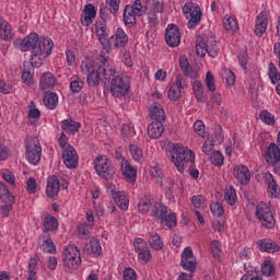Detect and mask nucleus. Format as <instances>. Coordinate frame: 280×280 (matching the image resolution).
<instances>
[{
    "mask_svg": "<svg viewBox=\"0 0 280 280\" xmlns=\"http://www.w3.org/2000/svg\"><path fill=\"white\" fill-rule=\"evenodd\" d=\"M22 80L23 83L27 86H32L34 84V66L33 65H26L24 62L23 69H22Z\"/></svg>",
    "mask_w": 280,
    "mask_h": 280,
    "instance_id": "nucleus-32",
    "label": "nucleus"
},
{
    "mask_svg": "<svg viewBox=\"0 0 280 280\" xmlns=\"http://www.w3.org/2000/svg\"><path fill=\"white\" fill-rule=\"evenodd\" d=\"M13 45L18 47L20 51H31L33 59L39 56L47 58V56H51L54 49V40L49 37H40L36 32L28 34L23 39H15Z\"/></svg>",
    "mask_w": 280,
    "mask_h": 280,
    "instance_id": "nucleus-1",
    "label": "nucleus"
},
{
    "mask_svg": "<svg viewBox=\"0 0 280 280\" xmlns=\"http://www.w3.org/2000/svg\"><path fill=\"white\" fill-rule=\"evenodd\" d=\"M268 77L271 80V84H277L280 82V72L272 62L269 63Z\"/></svg>",
    "mask_w": 280,
    "mask_h": 280,
    "instance_id": "nucleus-44",
    "label": "nucleus"
},
{
    "mask_svg": "<svg viewBox=\"0 0 280 280\" xmlns=\"http://www.w3.org/2000/svg\"><path fill=\"white\" fill-rule=\"evenodd\" d=\"M104 65H106V62H103L102 65L98 66V71H101V75H104V79H102V84L104 86V89H106L107 83L108 82L110 84L113 78H117V70L113 69V68H104Z\"/></svg>",
    "mask_w": 280,
    "mask_h": 280,
    "instance_id": "nucleus-27",
    "label": "nucleus"
},
{
    "mask_svg": "<svg viewBox=\"0 0 280 280\" xmlns=\"http://www.w3.org/2000/svg\"><path fill=\"white\" fill-rule=\"evenodd\" d=\"M190 19L188 20V28L195 30V27H198L200 25V21H202V10H200V7H194L192 12L188 15Z\"/></svg>",
    "mask_w": 280,
    "mask_h": 280,
    "instance_id": "nucleus-31",
    "label": "nucleus"
},
{
    "mask_svg": "<svg viewBox=\"0 0 280 280\" xmlns=\"http://www.w3.org/2000/svg\"><path fill=\"white\" fill-rule=\"evenodd\" d=\"M194 130L199 137H205V122H202V120H197L194 124Z\"/></svg>",
    "mask_w": 280,
    "mask_h": 280,
    "instance_id": "nucleus-63",
    "label": "nucleus"
},
{
    "mask_svg": "<svg viewBox=\"0 0 280 280\" xmlns=\"http://www.w3.org/2000/svg\"><path fill=\"white\" fill-rule=\"evenodd\" d=\"M147 132L150 139H161L163 132H165V127H163L161 121H152L149 124Z\"/></svg>",
    "mask_w": 280,
    "mask_h": 280,
    "instance_id": "nucleus-26",
    "label": "nucleus"
},
{
    "mask_svg": "<svg viewBox=\"0 0 280 280\" xmlns=\"http://www.w3.org/2000/svg\"><path fill=\"white\" fill-rule=\"evenodd\" d=\"M233 176L241 185L250 183V171L246 165H236L233 170Z\"/></svg>",
    "mask_w": 280,
    "mask_h": 280,
    "instance_id": "nucleus-17",
    "label": "nucleus"
},
{
    "mask_svg": "<svg viewBox=\"0 0 280 280\" xmlns=\"http://www.w3.org/2000/svg\"><path fill=\"white\" fill-rule=\"evenodd\" d=\"M81 70L86 73V82L89 86H100L101 71L100 67L95 70V63L93 61H85L81 63Z\"/></svg>",
    "mask_w": 280,
    "mask_h": 280,
    "instance_id": "nucleus-11",
    "label": "nucleus"
},
{
    "mask_svg": "<svg viewBox=\"0 0 280 280\" xmlns=\"http://www.w3.org/2000/svg\"><path fill=\"white\" fill-rule=\"evenodd\" d=\"M82 128V124L75 121L73 118H68L61 121V129L68 135H75Z\"/></svg>",
    "mask_w": 280,
    "mask_h": 280,
    "instance_id": "nucleus-29",
    "label": "nucleus"
},
{
    "mask_svg": "<svg viewBox=\"0 0 280 280\" xmlns=\"http://www.w3.org/2000/svg\"><path fill=\"white\" fill-rule=\"evenodd\" d=\"M165 40L168 47H178L180 45V28L176 24H168L165 30Z\"/></svg>",
    "mask_w": 280,
    "mask_h": 280,
    "instance_id": "nucleus-13",
    "label": "nucleus"
},
{
    "mask_svg": "<svg viewBox=\"0 0 280 280\" xmlns=\"http://www.w3.org/2000/svg\"><path fill=\"white\" fill-rule=\"evenodd\" d=\"M38 259H39L38 255H35L30 259L28 270H27L28 275H32V272L33 275H36V270H38Z\"/></svg>",
    "mask_w": 280,
    "mask_h": 280,
    "instance_id": "nucleus-59",
    "label": "nucleus"
},
{
    "mask_svg": "<svg viewBox=\"0 0 280 280\" xmlns=\"http://www.w3.org/2000/svg\"><path fill=\"white\" fill-rule=\"evenodd\" d=\"M192 90H194L196 100L198 102H201V104H205L207 100L205 98V85H202V81L196 80L192 84Z\"/></svg>",
    "mask_w": 280,
    "mask_h": 280,
    "instance_id": "nucleus-40",
    "label": "nucleus"
},
{
    "mask_svg": "<svg viewBox=\"0 0 280 280\" xmlns=\"http://www.w3.org/2000/svg\"><path fill=\"white\" fill-rule=\"evenodd\" d=\"M97 16V9L93 4H86L81 14V23L84 27H89L93 23V20Z\"/></svg>",
    "mask_w": 280,
    "mask_h": 280,
    "instance_id": "nucleus-20",
    "label": "nucleus"
},
{
    "mask_svg": "<svg viewBox=\"0 0 280 280\" xmlns=\"http://www.w3.org/2000/svg\"><path fill=\"white\" fill-rule=\"evenodd\" d=\"M266 30H268V15L266 12H260L256 18V25H255V34L256 36H264L266 34Z\"/></svg>",
    "mask_w": 280,
    "mask_h": 280,
    "instance_id": "nucleus-22",
    "label": "nucleus"
},
{
    "mask_svg": "<svg viewBox=\"0 0 280 280\" xmlns=\"http://www.w3.org/2000/svg\"><path fill=\"white\" fill-rule=\"evenodd\" d=\"M257 248L260 253H279L280 246L277 242L272 241V238H262L256 242Z\"/></svg>",
    "mask_w": 280,
    "mask_h": 280,
    "instance_id": "nucleus-19",
    "label": "nucleus"
},
{
    "mask_svg": "<svg viewBox=\"0 0 280 280\" xmlns=\"http://www.w3.org/2000/svg\"><path fill=\"white\" fill-rule=\"evenodd\" d=\"M124 280H137V272L135 269L128 267L124 270Z\"/></svg>",
    "mask_w": 280,
    "mask_h": 280,
    "instance_id": "nucleus-62",
    "label": "nucleus"
},
{
    "mask_svg": "<svg viewBox=\"0 0 280 280\" xmlns=\"http://www.w3.org/2000/svg\"><path fill=\"white\" fill-rule=\"evenodd\" d=\"M171 161L174 163L175 167L183 174L187 163L194 165L196 161V155L191 152L190 149L183 147V144L175 143L172 148Z\"/></svg>",
    "mask_w": 280,
    "mask_h": 280,
    "instance_id": "nucleus-2",
    "label": "nucleus"
},
{
    "mask_svg": "<svg viewBox=\"0 0 280 280\" xmlns=\"http://www.w3.org/2000/svg\"><path fill=\"white\" fill-rule=\"evenodd\" d=\"M152 207V201H150V199H148L147 197L144 198H141L139 200V203H138V210L144 214V213H148V211H150Z\"/></svg>",
    "mask_w": 280,
    "mask_h": 280,
    "instance_id": "nucleus-49",
    "label": "nucleus"
},
{
    "mask_svg": "<svg viewBox=\"0 0 280 280\" xmlns=\"http://www.w3.org/2000/svg\"><path fill=\"white\" fill-rule=\"evenodd\" d=\"M133 248L141 261H145L148 264V261L152 259V254H150V247H148V243L144 242L143 238H136L133 242Z\"/></svg>",
    "mask_w": 280,
    "mask_h": 280,
    "instance_id": "nucleus-15",
    "label": "nucleus"
},
{
    "mask_svg": "<svg viewBox=\"0 0 280 280\" xmlns=\"http://www.w3.org/2000/svg\"><path fill=\"white\" fill-rule=\"evenodd\" d=\"M110 196L115 203L120 208L121 211H128V207L130 205V200L127 198L126 192L118 190H112Z\"/></svg>",
    "mask_w": 280,
    "mask_h": 280,
    "instance_id": "nucleus-21",
    "label": "nucleus"
},
{
    "mask_svg": "<svg viewBox=\"0 0 280 280\" xmlns=\"http://www.w3.org/2000/svg\"><path fill=\"white\" fill-rule=\"evenodd\" d=\"M95 34L97 36L98 43H101L105 49H108V46L110 45V34L108 33V26L96 31Z\"/></svg>",
    "mask_w": 280,
    "mask_h": 280,
    "instance_id": "nucleus-38",
    "label": "nucleus"
},
{
    "mask_svg": "<svg viewBox=\"0 0 280 280\" xmlns=\"http://www.w3.org/2000/svg\"><path fill=\"white\" fill-rule=\"evenodd\" d=\"M150 113H151V118L154 121H165L166 116H165V109H163V106L160 103H153L150 105Z\"/></svg>",
    "mask_w": 280,
    "mask_h": 280,
    "instance_id": "nucleus-28",
    "label": "nucleus"
},
{
    "mask_svg": "<svg viewBox=\"0 0 280 280\" xmlns=\"http://www.w3.org/2000/svg\"><path fill=\"white\" fill-rule=\"evenodd\" d=\"M223 26L228 32H237L240 30L237 19L231 16L223 21Z\"/></svg>",
    "mask_w": 280,
    "mask_h": 280,
    "instance_id": "nucleus-42",
    "label": "nucleus"
},
{
    "mask_svg": "<svg viewBox=\"0 0 280 280\" xmlns=\"http://www.w3.org/2000/svg\"><path fill=\"white\" fill-rule=\"evenodd\" d=\"M94 168L96 174L101 176V178H104V180H113L115 174H117V170L113 166L110 159L104 158L103 155L95 158Z\"/></svg>",
    "mask_w": 280,
    "mask_h": 280,
    "instance_id": "nucleus-4",
    "label": "nucleus"
},
{
    "mask_svg": "<svg viewBox=\"0 0 280 280\" xmlns=\"http://www.w3.org/2000/svg\"><path fill=\"white\" fill-rule=\"evenodd\" d=\"M191 205L195 207V209H201L202 205H205V197L202 195L192 196Z\"/></svg>",
    "mask_w": 280,
    "mask_h": 280,
    "instance_id": "nucleus-60",
    "label": "nucleus"
},
{
    "mask_svg": "<svg viewBox=\"0 0 280 280\" xmlns=\"http://www.w3.org/2000/svg\"><path fill=\"white\" fill-rule=\"evenodd\" d=\"M65 268L68 270H78V266L82 264V256L80 249L75 245H70L66 248V253L62 257Z\"/></svg>",
    "mask_w": 280,
    "mask_h": 280,
    "instance_id": "nucleus-10",
    "label": "nucleus"
},
{
    "mask_svg": "<svg viewBox=\"0 0 280 280\" xmlns=\"http://www.w3.org/2000/svg\"><path fill=\"white\" fill-rule=\"evenodd\" d=\"M60 194V179L56 175H50L47 178L46 196L54 199Z\"/></svg>",
    "mask_w": 280,
    "mask_h": 280,
    "instance_id": "nucleus-18",
    "label": "nucleus"
},
{
    "mask_svg": "<svg viewBox=\"0 0 280 280\" xmlns=\"http://www.w3.org/2000/svg\"><path fill=\"white\" fill-rule=\"evenodd\" d=\"M179 67L183 71V74L187 78L196 79L198 75H196V72H194V67L189 63V59L187 56L179 57Z\"/></svg>",
    "mask_w": 280,
    "mask_h": 280,
    "instance_id": "nucleus-30",
    "label": "nucleus"
},
{
    "mask_svg": "<svg viewBox=\"0 0 280 280\" xmlns=\"http://www.w3.org/2000/svg\"><path fill=\"white\" fill-rule=\"evenodd\" d=\"M168 100H171V102H178V100H180L182 97V92L180 90H178L176 86L172 85L168 90Z\"/></svg>",
    "mask_w": 280,
    "mask_h": 280,
    "instance_id": "nucleus-54",
    "label": "nucleus"
},
{
    "mask_svg": "<svg viewBox=\"0 0 280 280\" xmlns=\"http://www.w3.org/2000/svg\"><path fill=\"white\" fill-rule=\"evenodd\" d=\"M44 233H48L49 231H58V219L54 215H46L44 218Z\"/></svg>",
    "mask_w": 280,
    "mask_h": 280,
    "instance_id": "nucleus-39",
    "label": "nucleus"
},
{
    "mask_svg": "<svg viewBox=\"0 0 280 280\" xmlns=\"http://www.w3.org/2000/svg\"><path fill=\"white\" fill-rule=\"evenodd\" d=\"M2 178L5 180V183H9L13 188L16 187V178L14 177V174L7 170L2 173Z\"/></svg>",
    "mask_w": 280,
    "mask_h": 280,
    "instance_id": "nucleus-56",
    "label": "nucleus"
},
{
    "mask_svg": "<svg viewBox=\"0 0 280 280\" xmlns=\"http://www.w3.org/2000/svg\"><path fill=\"white\" fill-rule=\"evenodd\" d=\"M210 161L215 167H222L224 165V155L220 151H213L210 155Z\"/></svg>",
    "mask_w": 280,
    "mask_h": 280,
    "instance_id": "nucleus-46",
    "label": "nucleus"
},
{
    "mask_svg": "<svg viewBox=\"0 0 280 280\" xmlns=\"http://www.w3.org/2000/svg\"><path fill=\"white\" fill-rule=\"evenodd\" d=\"M210 249L214 259H220V253H222V244L220 241H213L210 244Z\"/></svg>",
    "mask_w": 280,
    "mask_h": 280,
    "instance_id": "nucleus-53",
    "label": "nucleus"
},
{
    "mask_svg": "<svg viewBox=\"0 0 280 280\" xmlns=\"http://www.w3.org/2000/svg\"><path fill=\"white\" fill-rule=\"evenodd\" d=\"M90 248L93 255H102V245L100 244V240L96 237L91 238Z\"/></svg>",
    "mask_w": 280,
    "mask_h": 280,
    "instance_id": "nucleus-52",
    "label": "nucleus"
},
{
    "mask_svg": "<svg viewBox=\"0 0 280 280\" xmlns=\"http://www.w3.org/2000/svg\"><path fill=\"white\" fill-rule=\"evenodd\" d=\"M121 170H122V175L129 183H137V168L135 166L130 165V162L126 160V158H122L121 161Z\"/></svg>",
    "mask_w": 280,
    "mask_h": 280,
    "instance_id": "nucleus-23",
    "label": "nucleus"
},
{
    "mask_svg": "<svg viewBox=\"0 0 280 280\" xmlns=\"http://www.w3.org/2000/svg\"><path fill=\"white\" fill-rule=\"evenodd\" d=\"M259 119L267 126H275V116H272V114L266 109L260 112Z\"/></svg>",
    "mask_w": 280,
    "mask_h": 280,
    "instance_id": "nucleus-48",
    "label": "nucleus"
},
{
    "mask_svg": "<svg viewBox=\"0 0 280 280\" xmlns=\"http://www.w3.org/2000/svg\"><path fill=\"white\" fill-rule=\"evenodd\" d=\"M126 45H128V35L126 34L124 28L118 27L116 30V33L114 35H110L107 49H110L112 47H126Z\"/></svg>",
    "mask_w": 280,
    "mask_h": 280,
    "instance_id": "nucleus-16",
    "label": "nucleus"
},
{
    "mask_svg": "<svg viewBox=\"0 0 280 280\" xmlns=\"http://www.w3.org/2000/svg\"><path fill=\"white\" fill-rule=\"evenodd\" d=\"M25 156L28 163L36 165L40 161V153L43 152V148L40 147V142L38 138H26L25 139Z\"/></svg>",
    "mask_w": 280,
    "mask_h": 280,
    "instance_id": "nucleus-9",
    "label": "nucleus"
},
{
    "mask_svg": "<svg viewBox=\"0 0 280 280\" xmlns=\"http://www.w3.org/2000/svg\"><path fill=\"white\" fill-rule=\"evenodd\" d=\"M119 3H121V0H106L105 8L109 13L113 14L114 19H117V12H119Z\"/></svg>",
    "mask_w": 280,
    "mask_h": 280,
    "instance_id": "nucleus-43",
    "label": "nucleus"
},
{
    "mask_svg": "<svg viewBox=\"0 0 280 280\" xmlns=\"http://www.w3.org/2000/svg\"><path fill=\"white\" fill-rule=\"evenodd\" d=\"M129 151L132 159L136 161H141V159H143V150H141L137 144H129Z\"/></svg>",
    "mask_w": 280,
    "mask_h": 280,
    "instance_id": "nucleus-50",
    "label": "nucleus"
},
{
    "mask_svg": "<svg viewBox=\"0 0 280 280\" xmlns=\"http://www.w3.org/2000/svg\"><path fill=\"white\" fill-rule=\"evenodd\" d=\"M0 200L2 202H16V197L10 192V188L3 182H0Z\"/></svg>",
    "mask_w": 280,
    "mask_h": 280,
    "instance_id": "nucleus-37",
    "label": "nucleus"
},
{
    "mask_svg": "<svg viewBox=\"0 0 280 280\" xmlns=\"http://www.w3.org/2000/svg\"><path fill=\"white\" fill-rule=\"evenodd\" d=\"M277 143L271 142L264 154V158L268 165H277V163H279L280 161V130L278 132Z\"/></svg>",
    "mask_w": 280,
    "mask_h": 280,
    "instance_id": "nucleus-12",
    "label": "nucleus"
},
{
    "mask_svg": "<svg viewBox=\"0 0 280 280\" xmlns=\"http://www.w3.org/2000/svg\"><path fill=\"white\" fill-rule=\"evenodd\" d=\"M180 266L184 270H187V272H182L177 280H189L194 279V275L196 272V268H198V261L196 260V256H194V250L191 247L184 248L182 253V260Z\"/></svg>",
    "mask_w": 280,
    "mask_h": 280,
    "instance_id": "nucleus-3",
    "label": "nucleus"
},
{
    "mask_svg": "<svg viewBox=\"0 0 280 280\" xmlns=\"http://www.w3.org/2000/svg\"><path fill=\"white\" fill-rule=\"evenodd\" d=\"M196 51L197 56H201V58H205L207 54L211 58H218V54H220V46H218V42L215 40L209 42L208 37L198 36Z\"/></svg>",
    "mask_w": 280,
    "mask_h": 280,
    "instance_id": "nucleus-7",
    "label": "nucleus"
},
{
    "mask_svg": "<svg viewBox=\"0 0 280 280\" xmlns=\"http://www.w3.org/2000/svg\"><path fill=\"white\" fill-rule=\"evenodd\" d=\"M151 175L153 176V178H156V183H159L160 189H163V171H161V168H159L158 166H154L151 168Z\"/></svg>",
    "mask_w": 280,
    "mask_h": 280,
    "instance_id": "nucleus-51",
    "label": "nucleus"
},
{
    "mask_svg": "<svg viewBox=\"0 0 280 280\" xmlns=\"http://www.w3.org/2000/svg\"><path fill=\"white\" fill-rule=\"evenodd\" d=\"M206 85L208 86L209 91L211 93H214L215 91V77H213V73L211 71H208L206 74Z\"/></svg>",
    "mask_w": 280,
    "mask_h": 280,
    "instance_id": "nucleus-55",
    "label": "nucleus"
},
{
    "mask_svg": "<svg viewBox=\"0 0 280 280\" xmlns=\"http://www.w3.org/2000/svg\"><path fill=\"white\" fill-rule=\"evenodd\" d=\"M224 200L231 207L235 206V202H237V194L235 191V188L230 187V189L225 191Z\"/></svg>",
    "mask_w": 280,
    "mask_h": 280,
    "instance_id": "nucleus-47",
    "label": "nucleus"
},
{
    "mask_svg": "<svg viewBox=\"0 0 280 280\" xmlns=\"http://www.w3.org/2000/svg\"><path fill=\"white\" fill-rule=\"evenodd\" d=\"M210 211L217 218H222V215H224V208L222 207V205H220V202H215L214 205H211Z\"/></svg>",
    "mask_w": 280,
    "mask_h": 280,
    "instance_id": "nucleus-58",
    "label": "nucleus"
},
{
    "mask_svg": "<svg viewBox=\"0 0 280 280\" xmlns=\"http://www.w3.org/2000/svg\"><path fill=\"white\" fill-rule=\"evenodd\" d=\"M83 88H84V82L80 80H74L70 82V89L72 93H80V91H82Z\"/></svg>",
    "mask_w": 280,
    "mask_h": 280,
    "instance_id": "nucleus-61",
    "label": "nucleus"
},
{
    "mask_svg": "<svg viewBox=\"0 0 280 280\" xmlns=\"http://www.w3.org/2000/svg\"><path fill=\"white\" fill-rule=\"evenodd\" d=\"M14 37L12 26L0 16V38L1 40H11Z\"/></svg>",
    "mask_w": 280,
    "mask_h": 280,
    "instance_id": "nucleus-35",
    "label": "nucleus"
},
{
    "mask_svg": "<svg viewBox=\"0 0 280 280\" xmlns=\"http://www.w3.org/2000/svg\"><path fill=\"white\" fill-rule=\"evenodd\" d=\"M40 238L43 240V249L44 253H48V255H56V245L54 244V240H51V234L43 233Z\"/></svg>",
    "mask_w": 280,
    "mask_h": 280,
    "instance_id": "nucleus-33",
    "label": "nucleus"
},
{
    "mask_svg": "<svg viewBox=\"0 0 280 280\" xmlns=\"http://www.w3.org/2000/svg\"><path fill=\"white\" fill-rule=\"evenodd\" d=\"M43 102L49 110H56V106H58V94L46 91L43 96Z\"/></svg>",
    "mask_w": 280,
    "mask_h": 280,
    "instance_id": "nucleus-34",
    "label": "nucleus"
},
{
    "mask_svg": "<svg viewBox=\"0 0 280 280\" xmlns=\"http://www.w3.org/2000/svg\"><path fill=\"white\" fill-rule=\"evenodd\" d=\"M122 19L127 27H135L137 25V15L132 12V9H130L129 5H126Z\"/></svg>",
    "mask_w": 280,
    "mask_h": 280,
    "instance_id": "nucleus-36",
    "label": "nucleus"
},
{
    "mask_svg": "<svg viewBox=\"0 0 280 280\" xmlns=\"http://www.w3.org/2000/svg\"><path fill=\"white\" fill-rule=\"evenodd\" d=\"M130 7V10H132V13L137 16H143V4L141 3V0H136L133 2V5L127 4Z\"/></svg>",
    "mask_w": 280,
    "mask_h": 280,
    "instance_id": "nucleus-57",
    "label": "nucleus"
},
{
    "mask_svg": "<svg viewBox=\"0 0 280 280\" xmlns=\"http://www.w3.org/2000/svg\"><path fill=\"white\" fill-rule=\"evenodd\" d=\"M149 244L153 250H163V238H161L159 233L150 234Z\"/></svg>",
    "mask_w": 280,
    "mask_h": 280,
    "instance_id": "nucleus-41",
    "label": "nucleus"
},
{
    "mask_svg": "<svg viewBox=\"0 0 280 280\" xmlns=\"http://www.w3.org/2000/svg\"><path fill=\"white\" fill-rule=\"evenodd\" d=\"M261 272L265 277H275L277 271L275 270V265L271 264L270 260H265L261 265Z\"/></svg>",
    "mask_w": 280,
    "mask_h": 280,
    "instance_id": "nucleus-45",
    "label": "nucleus"
},
{
    "mask_svg": "<svg viewBox=\"0 0 280 280\" xmlns=\"http://www.w3.org/2000/svg\"><path fill=\"white\" fill-rule=\"evenodd\" d=\"M62 159L66 167L69 170H75V167H78V151L72 145H68V148L63 149Z\"/></svg>",
    "mask_w": 280,
    "mask_h": 280,
    "instance_id": "nucleus-14",
    "label": "nucleus"
},
{
    "mask_svg": "<svg viewBox=\"0 0 280 280\" xmlns=\"http://www.w3.org/2000/svg\"><path fill=\"white\" fill-rule=\"evenodd\" d=\"M26 191L36 194V178L30 177L26 182Z\"/></svg>",
    "mask_w": 280,
    "mask_h": 280,
    "instance_id": "nucleus-64",
    "label": "nucleus"
},
{
    "mask_svg": "<svg viewBox=\"0 0 280 280\" xmlns=\"http://www.w3.org/2000/svg\"><path fill=\"white\" fill-rule=\"evenodd\" d=\"M255 215L261 226H265V229H275L277 221L275 220V214H272V210H270L268 205L260 202L256 207Z\"/></svg>",
    "mask_w": 280,
    "mask_h": 280,
    "instance_id": "nucleus-8",
    "label": "nucleus"
},
{
    "mask_svg": "<svg viewBox=\"0 0 280 280\" xmlns=\"http://www.w3.org/2000/svg\"><path fill=\"white\" fill-rule=\"evenodd\" d=\"M56 75L51 72H44L39 78V89L42 91H49V89H54L56 86Z\"/></svg>",
    "mask_w": 280,
    "mask_h": 280,
    "instance_id": "nucleus-24",
    "label": "nucleus"
},
{
    "mask_svg": "<svg viewBox=\"0 0 280 280\" xmlns=\"http://www.w3.org/2000/svg\"><path fill=\"white\" fill-rule=\"evenodd\" d=\"M109 91L113 97H125L130 93V77L118 74L112 78Z\"/></svg>",
    "mask_w": 280,
    "mask_h": 280,
    "instance_id": "nucleus-5",
    "label": "nucleus"
},
{
    "mask_svg": "<svg viewBox=\"0 0 280 280\" xmlns=\"http://www.w3.org/2000/svg\"><path fill=\"white\" fill-rule=\"evenodd\" d=\"M265 180L267 183L268 194H270L271 198H279L280 187L275 179V176L271 173L265 174Z\"/></svg>",
    "mask_w": 280,
    "mask_h": 280,
    "instance_id": "nucleus-25",
    "label": "nucleus"
},
{
    "mask_svg": "<svg viewBox=\"0 0 280 280\" xmlns=\"http://www.w3.org/2000/svg\"><path fill=\"white\" fill-rule=\"evenodd\" d=\"M151 215L160 222V224H164L167 226V229H174L177 226V219H176V213L172 212L167 214V206H164L163 203H155Z\"/></svg>",
    "mask_w": 280,
    "mask_h": 280,
    "instance_id": "nucleus-6",
    "label": "nucleus"
}]
</instances>
